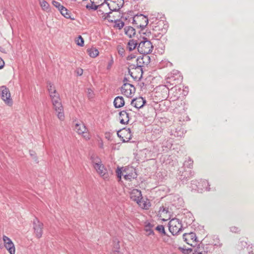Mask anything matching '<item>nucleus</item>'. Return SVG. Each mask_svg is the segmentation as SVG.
<instances>
[{
  "instance_id": "nucleus-1",
  "label": "nucleus",
  "mask_w": 254,
  "mask_h": 254,
  "mask_svg": "<svg viewBox=\"0 0 254 254\" xmlns=\"http://www.w3.org/2000/svg\"><path fill=\"white\" fill-rule=\"evenodd\" d=\"M51 98L54 109L56 113L58 118L63 121L64 120V108L61 102L60 96L53 97Z\"/></svg>"
},
{
  "instance_id": "nucleus-2",
  "label": "nucleus",
  "mask_w": 254,
  "mask_h": 254,
  "mask_svg": "<svg viewBox=\"0 0 254 254\" xmlns=\"http://www.w3.org/2000/svg\"><path fill=\"white\" fill-rule=\"evenodd\" d=\"M153 46L152 43L147 39L143 37L137 46V50L139 53L150 54L152 52Z\"/></svg>"
},
{
  "instance_id": "nucleus-3",
  "label": "nucleus",
  "mask_w": 254,
  "mask_h": 254,
  "mask_svg": "<svg viewBox=\"0 0 254 254\" xmlns=\"http://www.w3.org/2000/svg\"><path fill=\"white\" fill-rule=\"evenodd\" d=\"M169 229L173 235L178 234L182 231V225L179 219L173 218L169 223Z\"/></svg>"
},
{
  "instance_id": "nucleus-4",
  "label": "nucleus",
  "mask_w": 254,
  "mask_h": 254,
  "mask_svg": "<svg viewBox=\"0 0 254 254\" xmlns=\"http://www.w3.org/2000/svg\"><path fill=\"white\" fill-rule=\"evenodd\" d=\"M0 97L4 103L8 106H11L13 104L12 99L9 90L5 86L0 87Z\"/></svg>"
},
{
  "instance_id": "nucleus-5",
  "label": "nucleus",
  "mask_w": 254,
  "mask_h": 254,
  "mask_svg": "<svg viewBox=\"0 0 254 254\" xmlns=\"http://www.w3.org/2000/svg\"><path fill=\"white\" fill-rule=\"evenodd\" d=\"M127 79L125 78L123 81L124 84L121 87L122 93L127 97H131L135 92V88L133 85L131 84L126 83Z\"/></svg>"
},
{
  "instance_id": "nucleus-6",
  "label": "nucleus",
  "mask_w": 254,
  "mask_h": 254,
  "mask_svg": "<svg viewBox=\"0 0 254 254\" xmlns=\"http://www.w3.org/2000/svg\"><path fill=\"white\" fill-rule=\"evenodd\" d=\"M74 129L78 134H81L86 140L90 139V135L88 132V129L82 122L76 123Z\"/></svg>"
},
{
  "instance_id": "nucleus-7",
  "label": "nucleus",
  "mask_w": 254,
  "mask_h": 254,
  "mask_svg": "<svg viewBox=\"0 0 254 254\" xmlns=\"http://www.w3.org/2000/svg\"><path fill=\"white\" fill-rule=\"evenodd\" d=\"M124 3V0H107L105 7H108L112 11H116L123 6Z\"/></svg>"
},
{
  "instance_id": "nucleus-8",
  "label": "nucleus",
  "mask_w": 254,
  "mask_h": 254,
  "mask_svg": "<svg viewBox=\"0 0 254 254\" xmlns=\"http://www.w3.org/2000/svg\"><path fill=\"white\" fill-rule=\"evenodd\" d=\"M183 239L188 245L194 247L197 245V237L194 233H185L183 235Z\"/></svg>"
},
{
  "instance_id": "nucleus-9",
  "label": "nucleus",
  "mask_w": 254,
  "mask_h": 254,
  "mask_svg": "<svg viewBox=\"0 0 254 254\" xmlns=\"http://www.w3.org/2000/svg\"><path fill=\"white\" fill-rule=\"evenodd\" d=\"M34 233L37 238L42 237L43 234V224L37 218H35L33 221Z\"/></svg>"
},
{
  "instance_id": "nucleus-10",
  "label": "nucleus",
  "mask_w": 254,
  "mask_h": 254,
  "mask_svg": "<svg viewBox=\"0 0 254 254\" xmlns=\"http://www.w3.org/2000/svg\"><path fill=\"white\" fill-rule=\"evenodd\" d=\"M153 27V30L158 34H163L167 31L168 25L163 20H159Z\"/></svg>"
},
{
  "instance_id": "nucleus-11",
  "label": "nucleus",
  "mask_w": 254,
  "mask_h": 254,
  "mask_svg": "<svg viewBox=\"0 0 254 254\" xmlns=\"http://www.w3.org/2000/svg\"><path fill=\"white\" fill-rule=\"evenodd\" d=\"M2 239L4 242V247L8 251L10 254H15V249L14 245L10 238L6 236H3Z\"/></svg>"
},
{
  "instance_id": "nucleus-12",
  "label": "nucleus",
  "mask_w": 254,
  "mask_h": 254,
  "mask_svg": "<svg viewBox=\"0 0 254 254\" xmlns=\"http://www.w3.org/2000/svg\"><path fill=\"white\" fill-rule=\"evenodd\" d=\"M117 134L124 142L128 141L131 138V130L129 128L120 130L118 132Z\"/></svg>"
},
{
  "instance_id": "nucleus-13",
  "label": "nucleus",
  "mask_w": 254,
  "mask_h": 254,
  "mask_svg": "<svg viewBox=\"0 0 254 254\" xmlns=\"http://www.w3.org/2000/svg\"><path fill=\"white\" fill-rule=\"evenodd\" d=\"M146 103V100L141 97L134 98L131 100V105L138 109L143 107Z\"/></svg>"
},
{
  "instance_id": "nucleus-14",
  "label": "nucleus",
  "mask_w": 254,
  "mask_h": 254,
  "mask_svg": "<svg viewBox=\"0 0 254 254\" xmlns=\"http://www.w3.org/2000/svg\"><path fill=\"white\" fill-rule=\"evenodd\" d=\"M94 169L96 170L98 174L104 179H107L109 178V175L107 170L105 168V166L103 164L99 165L98 167H95Z\"/></svg>"
},
{
  "instance_id": "nucleus-15",
  "label": "nucleus",
  "mask_w": 254,
  "mask_h": 254,
  "mask_svg": "<svg viewBox=\"0 0 254 254\" xmlns=\"http://www.w3.org/2000/svg\"><path fill=\"white\" fill-rule=\"evenodd\" d=\"M102 14V18L104 20H107L110 22H114L116 21L115 17L112 15V12H104L102 9L98 11Z\"/></svg>"
},
{
  "instance_id": "nucleus-16",
  "label": "nucleus",
  "mask_w": 254,
  "mask_h": 254,
  "mask_svg": "<svg viewBox=\"0 0 254 254\" xmlns=\"http://www.w3.org/2000/svg\"><path fill=\"white\" fill-rule=\"evenodd\" d=\"M130 197L131 200L137 203L140 199L142 198L141 191L137 189H133L130 194Z\"/></svg>"
},
{
  "instance_id": "nucleus-17",
  "label": "nucleus",
  "mask_w": 254,
  "mask_h": 254,
  "mask_svg": "<svg viewBox=\"0 0 254 254\" xmlns=\"http://www.w3.org/2000/svg\"><path fill=\"white\" fill-rule=\"evenodd\" d=\"M138 21V22L140 21L141 23L138 24L137 23V26H139L142 28H144L148 24V20L147 17L140 15V16H138L135 17V19L134 20V21Z\"/></svg>"
},
{
  "instance_id": "nucleus-18",
  "label": "nucleus",
  "mask_w": 254,
  "mask_h": 254,
  "mask_svg": "<svg viewBox=\"0 0 254 254\" xmlns=\"http://www.w3.org/2000/svg\"><path fill=\"white\" fill-rule=\"evenodd\" d=\"M120 123L122 124H127L129 121V113L127 111H122L120 112Z\"/></svg>"
},
{
  "instance_id": "nucleus-19",
  "label": "nucleus",
  "mask_w": 254,
  "mask_h": 254,
  "mask_svg": "<svg viewBox=\"0 0 254 254\" xmlns=\"http://www.w3.org/2000/svg\"><path fill=\"white\" fill-rule=\"evenodd\" d=\"M144 64V63L143 62L140 56L138 57L136 59V64H131L130 65V67L132 68H135V69H138L142 73V67L145 66Z\"/></svg>"
},
{
  "instance_id": "nucleus-20",
  "label": "nucleus",
  "mask_w": 254,
  "mask_h": 254,
  "mask_svg": "<svg viewBox=\"0 0 254 254\" xmlns=\"http://www.w3.org/2000/svg\"><path fill=\"white\" fill-rule=\"evenodd\" d=\"M125 105V100L122 96L116 97L114 101V105L116 108H119Z\"/></svg>"
},
{
  "instance_id": "nucleus-21",
  "label": "nucleus",
  "mask_w": 254,
  "mask_h": 254,
  "mask_svg": "<svg viewBox=\"0 0 254 254\" xmlns=\"http://www.w3.org/2000/svg\"><path fill=\"white\" fill-rule=\"evenodd\" d=\"M184 217L182 218L184 222L187 225H190L194 220V218L191 213L188 212L186 214H184Z\"/></svg>"
},
{
  "instance_id": "nucleus-22",
  "label": "nucleus",
  "mask_w": 254,
  "mask_h": 254,
  "mask_svg": "<svg viewBox=\"0 0 254 254\" xmlns=\"http://www.w3.org/2000/svg\"><path fill=\"white\" fill-rule=\"evenodd\" d=\"M137 203L139 205V206L144 209H148L150 206V203L148 199H140Z\"/></svg>"
},
{
  "instance_id": "nucleus-23",
  "label": "nucleus",
  "mask_w": 254,
  "mask_h": 254,
  "mask_svg": "<svg viewBox=\"0 0 254 254\" xmlns=\"http://www.w3.org/2000/svg\"><path fill=\"white\" fill-rule=\"evenodd\" d=\"M124 31L126 35L131 38L135 35V30L132 27L126 26L124 28Z\"/></svg>"
},
{
  "instance_id": "nucleus-24",
  "label": "nucleus",
  "mask_w": 254,
  "mask_h": 254,
  "mask_svg": "<svg viewBox=\"0 0 254 254\" xmlns=\"http://www.w3.org/2000/svg\"><path fill=\"white\" fill-rule=\"evenodd\" d=\"M137 45H138V43L136 42V40H130L127 43V49L129 51H132L136 48Z\"/></svg>"
},
{
  "instance_id": "nucleus-25",
  "label": "nucleus",
  "mask_w": 254,
  "mask_h": 254,
  "mask_svg": "<svg viewBox=\"0 0 254 254\" xmlns=\"http://www.w3.org/2000/svg\"><path fill=\"white\" fill-rule=\"evenodd\" d=\"M123 175L124 176V178L127 180H131L132 179L136 178L137 177V174L133 170L131 171V173H129L124 171L123 172Z\"/></svg>"
},
{
  "instance_id": "nucleus-26",
  "label": "nucleus",
  "mask_w": 254,
  "mask_h": 254,
  "mask_svg": "<svg viewBox=\"0 0 254 254\" xmlns=\"http://www.w3.org/2000/svg\"><path fill=\"white\" fill-rule=\"evenodd\" d=\"M91 160L94 168L98 167V166L102 164L100 158L96 155H92L91 157Z\"/></svg>"
},
{
  "instance_id": "nucleus-27",
  "label": "nucleus",
  "mask_w": 254,
  "mask_h": 254,
  "mask_svg": "<svg viewBox=\"0 0 254 254\" xmlns=\"http://www.w3.org/2000/svg\"><path fill=\"white\" fill-rule=\"evenodd\" d=\"M87 51L89 56L92 58H95L99 55L98 50L95 48L88 49Z\"/></svg>"
},
{
  "instance_id": "nucleus-28",
  "label": "nucleus",
  "mask_w": 254,
  "mask_h": 254,
  "mask_svg": "<svg viewBox=\"0 0 254 254\" xmlns=\"http://www.w3.org/2000/svg\"><path fill=\"white\" fill-rule=\"evenodd\" d=\"M60 11L61 13L66 18L74 19V18L71 17L70 13L64 6V7L62 8Z\"/></svg>"
},
{
  "instance_id": "nucleus-29",
  "label": "nucleus",
  "mask_w": 254,
  "mask_h": 254,
  "mask_svg": "<svg viewBox=\"0 0 254 254\" xmlns=\"http://www.w3.org/2000/svg\"><path fill=\"white\" fill-rule=\"evenodd\" d=\"M201 185L202 186L203 188L204 189L206 190L209 191L210 190V189L209 187V185L207 181L203 180L201 181L200 183H199L198 187V189L200 188Z\"/></svg>"
},
{
  "instance_id": "nucleus-30",
  "label": "nucleus",
  "mask_w": 254,
  "mask_h": 254,
  "mask_svg": "<svg viewBox=\"0 0 254 254\" xmlns=\"http://www.w3.org/2000/svg\"><path fill=\"white\" fill-rule=\"evenodd\" d=\"M143 55L140 56L144 63V64L147 65L150 63V58L149 54H142Z\"/></svg>"
},
{
  "instance_id": "nucleus-31",
  "label": "nucleus",
  "mask_w": 254,
  "mask_h": 254,
  "mask_svg": "<svg viewBox=\"0 0 254 254\" xmlns=\"http://www.w3.org/2000/svg\"><path fill=\"white\" fill-rule=\"evenodd\" d=\"M39 3L43 10H48L49 9L50 5L46 0H40Z\"/></svg>"
},
{
  "instance_id": "nucleus-32",
  "label": "nucleus",
  "mask_w": 254,
  "mask_h": 254,
  "mask_svg": "<svg viewBox=\"0 0 254 254\" xmlns=\"http://www.w3.org/2000/svg\"><path fill=\"white\" fill-rule=\"evenodd\" d=\"M104 7V6L101 5V4H95L94 3H91V6H89L88 5L86 6V7L87 8H90V9H93L94 10H97L98 7H99V8H101V7Z\"/></svg>"
},
{
  "instance_id": "nucleus-33",
  "label": "nucleus",
  "mask_w": 254,
  "mask_h": 254,
  "mask_svg": "<svg viewBox=\"0 0 254 254\" xmlns=\"http://www.w3.org/2000/svg\"><path fill=\"white\" fill-rule=\"evenodd\" d=\"M76 44L79 46L82 47L84 45V40L81 36L79 35L78 37L75 39Z\"/></svg>"
},
{
  "instance_id": "nucleus-34",
  "label": "nucleus",
  "mask_w": 254,
  "mask_h": 254,
  "mask_svg": "<svg viewBox=\"0 0 254 254\" xmlns=\"http://www.w3.org/2000/svg\"><path fill=\"white\" fill-rule=\"evenodd\" d=\"M47 87H48V90L49 91V93H55V91H56V89H55V86L52 83H51V82L48 83Z\"/></svg>"
},
{
  "instance_id": "nucleus-35",
  "label": "nucleus",
  "mask_w": 254,
  "mask_h": 254,
  "mask_svg": "<svg viewBox=\"0 0 254 254\" xmlns=\"http://www.w3.org/2000/svg\"><path fill=\"white\" fill-rule=\"evenodd\" d=\"M114 22L115 23V26L118 28L119 29H122L125 25L124 22L120 20H118L117 19L116 21H114Z\"/></svg>"
},
{
  "instance_id": "nucleus-36",
  "label": "nucleus",
  "mask_w": 254,
  "mask_h": 254,
  "mask_svg": "<svg viewBox=\"0 0 254 254\" xmlns=\"http://www.w3.org/2000/svg\"><path fill=\"white\" fill-rule=\"evenodd\" d=\"M184 165L189 168H191L193 166V161L190 158H189L188 160L184 162Z\"/></svg>"
},
{
  "instance_id": "nucleus-37",
  "label": "nucleus",
  "mask_w": 254,
  "mask_h": 254,
  "mask_svg": "<svg viewBox=\"0 0 254 254\" xmlns=\"http://www.w3.org/2000/svg\"><path fill=\"white\" fill-rule=\"evenodd\" d=\"M156 230H157L161 234H163L164 235H166V232H165V231L164 229V227L163 225H158L156 227Z\"/></svg>"
},
{
  "instance_id": "nucleus-38",
  "label": "nucleus",
  "mask_w": 254,
  "mask_h": 254,
  "mask_svg": "<svg viewBox=\"0 0 254 254\" xmlns=\"http://www.w3.org/2000/svg\"><path fill=\"white\" fill-rule=\"evenodd\" d=\"M52 4L54 6L57 8L59 11L64 7L63 5H61L59 2L56 0H53Z\"/></svg>"
},
{
  "instance_id": "nucleus-39",
  "label": "nucleus",
  "mask_w": 254,
  "mask_h": 254,
  "mask_svg": "<svg viewBox=\"0 0 254 254\" xmlns=\"http://www.w3.org/2000/svg\"><path fill=\"white\" fill-rule=\"evenodd\" d=\"M91 3H94L95 4H101V5L105 6V2L107 0H90Z\"/></svg>"
},
{
  "instance_id": "nucleus-40",
  "label": "nucleus",
  "mask_w": 254,
  "mask_h": 254,
  "mask_svg": "<svg viewBox=\"0 0 254 254\" xmlns=\"http://www.w3.org/2000/svg\"><path fill=\"white\" fill-rule=\"evenodd\" d=\"M168 212V208H166L164 207H160L159 211V212L160 215H163L165 213H167Z\"/></svg>"
},
{
  "instance_id": "nucleus-41",
  "label": "nucleus",
  "mask_w": 254,
  "mask_h": 254,
  "mask_svg": "<svg viewBox=\"0 0 254 254\" xmlns=\"http://www.w3.org/2000/svg\"><path fill=\"white\" fill-rule=\"evenodd\" d=\"M230 231L233 233H238L240 232V229L239 228L236 226H232L230 228Z\"/></svg>"
},
{
  "instance_id": "nucleus-42",
  "label": "nucleus",
  "mask_w": 254,
  "mask_h": 254,
  "mask_svg": "<svg viewBox=\"0 0 254 254\" xmlns=\"http://www.w3.org/2000/svg\"><path fill=\"white\" fill-rule=\"evenodd\" d=\"M145 231L146 232V235L149 236L153 234V231L149 227L146 226Z\"/></svg>"
},
{
  "instance_id": "nucleus-43",
  "label": "nucleus",
  "mask_w": 254,
  "mask_h": 254,
  "mask_svg": "<svg viewBox=\"0 0 254 254\" xmlns=\"http://www.w3.org/2000/svg\"><path fill=\"white\" fill-rule=\"evenodd\" d=\"M87 93L89 98H92L93 97L94 94L92 89L90 88L87 89Z\"/></svg>"
},
{
  "instance_id": "nucleus-44",
  "label": "nucleus",
  "mask_w": 254,
  "mask_h": 254,
  "mask_svg": "<svg viewBox=\"0 0 254 254\" xmlns=\"http://www.w3.org/2000/svg\"><path fill=\"white\" fill-rule=\"evenodd\" d=\"M161 64L166 66H171L172 65L171 63L167 61H162Z\"/></svg>"
},
{
  "instance_id": "nucleus-45",
  "label": "nucleus",
  "mask_w": 254,
  "mask_h": 254,
  "mask_svg": "<svg viewBox=\"0 0 254 254\" xmlns=\"http://www.w3.org/2000/svg\"><path fill=\"white\" fill-rule=\"evenodd\" d=\"M182 252L183 253L185 254H189L191 252H192V250L191 249H182Z\"/></svg>"
},
{
  "instance_id": "nucleus-46",
  "label": "nucleus",
  "mask_w": 254,
  "mask_h": 254,
  "mask_svg": "<svg viewBox=\"0 0 254 254\" xmlns=\"http://www.w3.org/2000/svg\"><path fill=\"white\" fill-rule=\"evenodd\" d=\"M118 53L120 55H121L122 57H123L124 55L125 50L123 48H120L118 50Z\"/></svg>"
},
{
  "instance_id": "nucleus-47",
  "label": "nucleus",
  "mask_w": 254,
  "mask_h": 254,
  "mask_svg": "<svg viewBox=\"0 0 254 254\" xmlns=\"http://www.w3.org/2000/svg\"><path fill=\"white\" fill-rule=\"evenodd\" d=\"M135 58V56L133 54H131L129 56H128L127 58V60L128 61H129L132 59H134Z\"/></svg>"
},
{
  "instance_id": "nucleus-48",
  "label": "nucleus",
  "mask_w": 254,
  "mask_h": 254,
  "mask_svg": "<svg viewBox=\"0 0 254 254\" xmlns=\"http://www.w3.org/2000/svg\"><path fill=\"white\" fill-rule=\"evenodd\" d=\"M117 174L118 175V177L120 179H121V176H122V171H121V169H117Z\"/></svg>"
},
{
  "instance_id": "nucleus-49",
  "label": "nucleus",
  "mask_w": 254,
  "mask_h": 254,
  "mask_svg": "<svg viewBox=\"0 0 254 254\" xmlns=\"http://www.w3.org/2000/svg\"><path fill=\"white\" fill-rule=\"evenodd\" d=\"M4 65V62L1 58H0V69L2 68Z\"/></svg>"
},
{
  "instance_id": "nucleus-50",
  "label": "nucleus",
  "mask_w": 254,
  "mask_h": 254,
  "mask_svg": "<svg viewBox=\"0 0 254 254\" xmlns=\"http://www.w3.org/2000/svg\"><path fill=\"white\" fill-rule=\"evenodd\" d=\"M49 94H50L51 98H52L53 97H55V96H59V94L57 93V90L55 91V93H49Z\"/></svg>"
},
{
  "instance_id": "nucleus-51",
  "label": "nucleus",
  "mask_w": 254,
  "mask_h": 254,
  "mask_svg": "<svg viewBox=\"0 0 254 254\" xmlns=\"http://www.w3.org/2000/svg\"><path fill=\"white\" fill-rule=\"evenodd\" d=\"M77 73L79 75H81L83 74L82 69H79L77 71Z\"/></svg>"
},
{
  "instance_id": "nucleus-52",
  "label": "nucleus",
  "mask_w": 254,
  "mask_h": 254,
  "mask_svg": "<svg viewBox=\"0 0 254 254\" xmlns=\"http://www.w3.org/2000/svg\"><path fill=\"white\" fill-rule=\"evenodd\" d=\"M0 51L1 52H2V53H6L5 50V49L1 47H0Z\"/></svg>"
},
{
  "instance_id": "nucleus-53",
  "label": "nucleus",
  "mask_w": 254,
  "mask_h": 254,
  "mask_svg": "<svg viewBox=\"0 0 254 254\" xmlns=\"http://www.w3.org/2000/svg\"><path fill=\"white\" fill-rule=\"evenodd\" d=\"M126 110L125 111H127V112L128 111H132V109L131 108H130L129 106H126Z\"/></svg>"
},
{
  "instance_id": "nucleus-54",
  "label": "nucleus",
  "mask_w": 254,
  "mask_h": 254,
  "mask_svg": "<svg viewBox=\"0 0 254 254\" xmlns=\"http://www.w3.org/2000/svg\"><path fill=\"white\" fill-rule=\"evenodd\" d=\"M112 254H122V253H121L119 251H114Z\"/></svg>"
},
{
  "instance_id": "nucleus-55",
  "label": "nucleus",
  "mask_w": 254,
  "mask_h": 254,
  "mask_svg": "<svg viewBox=\"0 0 254 254\" xmlns=\"http://www.w3.org/2000/svg\"><path fill=\"white\" fill-rule=\"evenodd\" d=\"M112 62H111L109 64H108V66H107V69H110V68H111V66H112Z\"/></svg>"
},
{
  "instance_id": "nucleus-56",
  "label": "nucleus",
  "mask_w": 254,
  "mask_h": 254,
  "mask_svg": "<svg viewBox=\"0 0 254 254\" xmlns=\"http://www.w3.org/2000/svg\"><path fill=\"white\" fill-rule=\"evenodd\" d=\"M241 244L242 245H247V243H246V242H244V241L241 242Z\"/></svg>"
},
{
  "instance_id": "nucleus-57",
  "label": "nucleus",
  "mask_w": 254,
  "mask_h": 254,
  "mask_svg": "<svg viewBox=\"0 0 254 254\" xmlns=\"http://www.w3.org/2000/svg\"><path fill=\"white\" fill-rule=\"evenodd\" d=\"M195 253L196 254H203L202 252H198L196 250H195Z\"/></svg>"
}]
</instances>
